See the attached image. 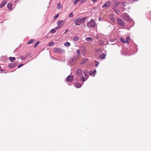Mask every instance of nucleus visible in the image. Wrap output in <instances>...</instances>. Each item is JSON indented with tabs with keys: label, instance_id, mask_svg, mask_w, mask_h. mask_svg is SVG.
Masks as SVG:
<instances>
[{
	"label": "nucleus",
	"instance_id": "nucleus-46",
	"mask_svg": "<svg viewBox=\"0 0 151 151\" xmlns=\"http://www.w3.org/2000/svg\"><path fill=\"white\" fill-rule=\"evenodd\" d=\"M19 1V0H16L15 3H16L17 2H18Z\"/></svg>",
	"mask_w": 151,
	"mask_h": 151
},
{
	"label": "nucleus",
	"instance_id": "nucleus-30",
	"mask_svg": "<svg viewBox=\"0 0 151 151\" xmlns=\"http://www.w3.org/2000/svg\"><path fill=\"white\" fill-rule=\"evenodd\" d=\"M39 41H37V42L35 43V44L34 45V47L35 48L39 44Z\"/></svg>",
	"mask_w": 151,
	"mask_h": 151
},
{
	"label": "nucleus",
	"instance_id": "nucleus-39",
	"mask_svg": "<svg viewBox=\"0 0 151 151\" xmlns=\"http://www.w3.org/2000/svg\"><path fill=\"white\" fill-rule=\"evenodd\" d=\"M84 76L87 79L88 77V74H84Z\"/></svg>",
	"mask_w": 151,
	"mask_h": 151
},
{
	"label": "nucleus",
	"instance_id": "nucleus-13",
	"mask_svg": "<svg viewBox=\"0 0 151 151\" xmlns=\"http://www.w3.org/2000/svg\"><path fill=\"white\" fill-rule=\"evenodd\" d=\"M88 59L86 58H83L81 63V64H83L86 63L88 61Z\"/></svg>",
	"mask_w": 151,
	"mask_h": 151
},
{
	"label": "nucleus",
	"instance_id": "nucleus-19",
	"mask_svg": "<svg viewBox=\"0 0 151 151\" xmlns=\"http://www.w3.org/2000/svg\"><path fill=\"white\" fill-rule=\"evenodd\" d=\"M96 72V71L95 70L94 71L91 70L89 71L88 73L89 75H92L93 74H95Z\"/></svg>",
	"mask_w": 151,
	"mask_h": 151
},
{
	"label": "nucleus",
	"instance_id": "nucleus-25",
	"mask_svg": "<svg viewBox=\"0 0 151 151\" xmlns=\"http://www.w3.org/2000/svg\"><path fill=\"white\" fill-rule=\"evenodd\" d=\"M119 2H116L115 4H114V7H117L119 4Z\"/></svg>",
	"mask_w": 151,
	"mask_h": 151
},
{
	"label": "nucleus",
	"instance_id": "nucleus-38",
	"mask_svg": "<svg viewBox=\"0 0 151 151\" xmlns=\"http://www.w3.org/2000/svg\"><path fill=\"white\" fill-rule=\"evenodd\" d=\"M81 48L82 50H85L86 49V47L84 46H82L81 47Z\"/></svg>",
	"mask_w": 151,
	"mask_h": 151
},
{
	"label": "nucleus",
	"instance_id": "nucleus-7",
	"mask_svg": "<svg viewBox=\"0 0 151 151\" xmlns=\"http://www.w3.org/2000/svg\"><path fill=\"white\" fill-rule=\"evenodd\" d=\"M110 2L109 1H107L102 6V7L103 8H104L105 7L109 8L110 7Z\"/></svg>",
	"mask_w": 151,
	"mask_h": 151
},
{
	"label": "nucleus",
	"instance_id": "nucleus-2",
	"mask_svg": "<svg viewBox=\"0 0 151 151\" xmlns=\"http://www.w3.org/2000/svg\"><path fill=\"white\" fill-rule=\"evenodd\" d=\"M123 18L126 21H129L130 23H133V24L132 26L134 25V23L133 21L129 17L128 14L124 13L123 15Z\"/></svg>",
	"mask_w": 151,
	"mask_h": 151
},
{
	"label": "nucleus",
	"instance_id": "nucleus-21",
	"mask_svg": "<svg viewBox=\"0 0 151 151\" xmlns=\"http://www.w3.org/2000/svg\"><path fill=\"white\" fill-rule=\"evenodd\" d=\"M79 39V38L77 36H75L73 38V41L75 42H76Z\"/></svg>",
	"mask_w": 151,
	"mask_h": 151
},
{
	"label": "nucleus",
	"instance_id": "nucleus-6",
	"mask_svg": "<svg viewBox=\"0 0 151 151\" xmlns=\"http://www.w3.org/2000/svg\"><path fill=\"white\" fill-rule=\"evenodd\" d=\"M53 51L55 53H60L62 52L63 51V50L61 48H55L54 49Z\"/></svg>",
	"mask_w": 151,
	"mask_h": 151
},
{
	"label": "nucleus",
	"instance_id": "nucleus-36",
	"mask_svg": "<svg viewBox=\"0 0 151 151\" xmlns=\"http://www.w3.org/2000/svg\"><path fill=\"white\" fill-rule=\"evenodd\" d=\"M59 15V13H58L56 15H55V16L54 17V19L57 18L58 17Z\"/></svg>",
	"mask_w": 151,
	"mask_h": 151
},
{
	"label": "nucleus",
	"instance_id": "nucleus-16",
	"mask_svg": "<svg viewBox=\"0 0 151 151\" xmlns=\"http://www.w3.org/2000/svg\"><path fill=\"white\" fill-rule=\"evenodd\" d=\"M62 6L60 3H58L57 6V8L59 10L62 8Z\"/></svg>",
	"mask_w": 151,
	"mask_h": 151
},
{
	"label": "nucleus",
	"instance_id": "nucleus-37",
	"mask_svg": "<svg viewBox=\"0 0 151 151\" xmlns=\"http://www.w3.org/2000/svg\"><path fill=\"white\" fill-rule=\"evenodd\" d=\"M80 1V0H76L74 2V4H76L78 2Z\"/></svg>",
	"mask_w": 151,
	"mask_h": 151
},
{
	"label": "nucleus",
	"instance_id": "nucleus-24",
	"mask_svg": "<svg viewBox=\"0 0 151 151\" xmlns=\"http://www.w3.org/2000/svg\"><path fill=\"white\" fill-rule=\"evenodd\" d=\"M120 40L122 42L124 43L126 42V40L124 38H121Z\"/></svg>",
	"mask_w": 151,
	"mask_h": 151
},
{
	"label": "nucleus",
	"instance_id": "nucleus-40",
	"mask_svg": "<svg viewBox=\"0 0 151 151\" xmlns=\"http://www.w3.org/2000/svg\"><path fill=\"white\" fill-rule=\"evenodd\" d=\"M23 65V64H21L18 65V68H19L21 67H22V66Z\"/></svg>",
	"mask_w": 151,
	"mask_h": 151
},
{
	"label": "nucleus",
	"instance_id": "nucleus-33",
	"mask_svg": "<svg viewBox=\"0 0 151 151\" xmlns=\"http://www.w3.org/2000/svg\"><path fill=\"white\" fill-rule=\"evenodd\" d=\"M88 71L87 70H83V73L84 74H87Z\"/></svg>",
	"mask_w": 151,
	"mask_h": 151
},
{
	"label": "nucleus",
	"instance_id": "nucleus-20",
	"mask_svg": "<svg viewBox=\"0 0 151 151\" xmlns=\"http://www.w3.org/2000/svg\"><path fill=\"white\" fill-rule=\"evenodd\" d=\"M9 59L11 62H12L16 59V58L14 57H9Z\"/></svg>",
	"mask_w": 151,
	"mask_h": 151
},
{
	"label": "nucleus",
	"instance_id": "nucleus-34",
	"mask_svg": "<svg viewBox=\"0 0 151 151\" xmlns=\"http://www.w3.org/2000/svg\"><path fill=\"white\" fill-rule=\"evenodd\" d=\"M81 80L83 82L85 81V78L83 76H82L81 78Z\"/></svg>",
	"mask_w": 151,
	"mask_h": 151
},
{
	"label": "nucleus",
	"instance_id": "nucleus-44",
	"mask_svg": "<svg viewBox=\"0 0 151 151\" xmlns=\"http://www.w3.org/2000/svg\"><path fill=\"white\" fill-rule=\"evenodd\" d=\"M68 31V29H67L65 30V32H64V33H66Z\"/></svg>",
	"mask_w": 151,
	"mask_h": 151
},
{
	"label": "nucleus",
	"instance_id": "nucleus-9",
	"mask_svg": "<svg viewBox=\"0 0 151 151\" xmlns=\"http://www.w3.org/2000/svg\"><path fill=\"white\" fill-rule=\"evenodd\" d=\"M73 80V76H68L66 80L68 82H71Z\"/></svg>",
	"mask_w": 151,
	"mask_h": 151
},
{
	"label": "nucleus",
	"instance_id": "nucleus-14",
	"mask_svg": "<svg viewBox=\"0 0 151 151\" xmlns=\"http://www.w3.org/2000/svg\"><path fill=\"white\" fill-rule=\"evenodd\" d=\"M75 86L77 88H79L81 86V85L79 83H75Z\"/></svg>",
	"mask_w": 151,
	"mask_h": 151
},
{
	"label": "nucleus",
	"instance_id": "nucleus-32",
	"mask_svg": "<svg viewBox=\"0 0 151 151\" xmlns=\"http://www.w3.org/2000/svg\"><path fill=\"white\" fill-rule=\"evenodd\" d=\"M70 17H73V14L72 12L70 13L69 16Z\"/></svg>",
	"mask_w": 151,
	"mask_h": 151
},
{
	"label": "nucleus",
	"instance_id": "nucleus-31",
	"mask_svg": "<svg viewBox=\"0 0 151 151\" xmlns=\"http://www.w3.org/2000/svg\"><path fill=\"white\" fill-rule=\"evenodd\" d=\"M54 44V42H51L49 44V46H52Z\"/></svg>",
	"mask_w": 151,
	"mask_h": 151
},
{
	"label": "nucleus",
	"instance_id": "nucleus-17",
	"mask_svg": "<svg viewBox=\"0 0 151 151\" xmlns=\"http://www.w3.org/2000/svg\"><path fill=\"white\" fill-rule=\"evenodd\" d=\"M35 42V40L33 39L30 40L27 42L28 44H30L32 43H34Z\"/></svg>",
	"mask_w": 151,
	"mask_h": 151
},
{
	"label": "nucleus",
	"instance_id": "nucleus-15",
	"mask_svg": "<svg viewBox=\"0 0 151 151\" xmlns=\"http://www.w3.org/2000/svg\"><path fill=\"white\" fill-rule=\"evenodd\" d=\"M7 6L9 9H12V4L11 2H9L7 4Z\"/></svg>",
	"mask_w": 151,
	"mask_h": 151
},
{
	"label": "nucleus",
	"instance_id": "nucleus-42",
	"mask_svg": "<svg viewBox=\"0 0 151 151\" xmlns=\"http://www.w3.org/2000/svg\"><path fill=\"white\" fill-rule=\"evenodd\" d=\"M97 0H92V1L94 3H96L97 2Z\"/></svg>",
	"mask_w": 151,
	"mask_h": 151
},
{
	"label": "nucleus",
	"instance_id": "nucleus-41",
	"mask_svg": "<svg viewBox=\"0 0 151 151\" xmlns=\"http://www.w3.org/2000/svg\"><path fill=\"white\" fill-rule=\"evenodd\" d=\"M60 27H58V26H57L56 27H55V29H56V30H57L59 28H60Z\"/></svg>",
	"mask_w": 151,
	"mask_h": 151
},
{
	"label": "nucleus",
	"instance_id": "nucleus-4",
	"mask_svg": "<svg viewBox=\"0 0 151 151\" xmlns=\"http://www.w3.org/2000/svg\"><path fill=\"white\" fill-rule=\"evenodd\" d=\"M77 59L78 57L77 56H74L70 59L69 62L71 65L74 64L76 62Z\"/></svg>",
	"mask_w": 151,
	"mask_h": 151
},
{
	"label": "nucleus",
	"instance_id": "nucleus-11",
	"mask_svg": "<svg viewBox=\"0 0 151 151\" xmlns=\"http://www.w3.org/2000/svg\"><path fill=\"white\" fill-rule=\"evenodd\" d=\"M76 73L78 75L81 76L82 75V70L81 69H78L76 71Z\"/></svg>",
	"mask_w": 151,
	"mask_h": 151
},
{
	"label": "nucleus",
	"instance_id": "nucleus-22",
	"mask_svg": "<svg viewBox=\"0 0 151 151\" xmlns=\"http://www.w3.org/2000/svg\"><path fill=\"white\" fill-rule=\"evenodd\" d=\"M86 40L88 41L92 42V39L90 37H88L86 38Z\"/></svg>",
	"mask_w": 151,
	"mask_h": 151
},
{
	"label": "nucleus",
	"instance_id": "nucleus-28",
	"mask_svg": "<svg viewBox=\"0 0 151 151\" xmlns=\"http://www.w3.org/2000/svg\"><path fill=\"white\" fill-rule=\"evenodd\" d=\"M50 32L52 33H54L55 32V29H53L50 30Z\"/></svg>",
	"mask_w": 151,
	"mask_h": 151
},
{
	"label": "nucleus",
	"instance_id": "nucleus-5",
	"mask_svg": "<svg viewBox=\"0 0 151 151\" xmlns=\"http://www.w3.org/2000/svg\"><path fill=\"white\" fill-rule=\"evenodd\" d=\"M117 21L119 25L122 27L124 26L125 22L122 19L118 18Z\"/></svg>",
	"mask_w": 151,
	"mask_h": 151
},
{
	"label": "nucleus",
	"instance_id": "nucleus-43",
	"mask_svg": "<svg viewBox=\"0 0 151 151\" xmlns=\"http://www.w3.org/2000/svg\"><path fill=\"white\" fill-rule=\"evenodd\" d=\"M124 2H123V3H122V6H125V5L124 4Z\"/></svg>",
	"mask_w": 151,
	"mask_h": 151
},
{
	"label": "nucleus",
	"instance_id": "nucleus-3",
	"mask_svg": "<svg viewBox=\"0 0 151 151\" xmlns=\"http://www.w3.org/2000/svg\"><path fill=\"white\" fill-rule=\"evenodd\" d=\"M87 26L89 28H94L96 26V22L93 19H91L87 24Z\"/></svg>",
	"mask_w": 151,
	"mask_h": 151
},
{
	"label": "nucleus",
	"instance_id": "nucleus-1",
	"mask_svg": "<svg viewBox=\"0 0 151 151\" xmlns=\"http://www.w3.org/2000/svg\"><path fill=\"white\" fill-rule=\"evenodd\" d=\"M87 17H84L82 18L79 17L74 21L75 24L76 26H79L81 23H84L86 21Z\"/></svg>",
	"mask_w": 151,
	"mask_h": 151
},
{
	"label": "nucleus",
	"instance_id": "nucleus-12",
	"mask_svg": "<svg viewBox=\"0 0 151 151\" xmlns=\"http://www.w3.org/2000/svg\"><path fill=\"white\" fill-rule=\"evenodd\" d=\"M64 24V21L63 20H60L58 22V25L60 27Z\"/></svg>",
	"mask_w": 151,
	"mask_h": 151
},
{
	"label": "nucleus",
	"instance_id": "nucleus-26",
	"mask_svg": "<svg viewBox=\"0 0 151 151\" xmlns=\"http://www.w3.org/2000/svg\"><path fill=\"white\" fill-rule=\"evenodd\" d=\"M88 0H81L80 4H82L85 3Z\"/></svg>",
	"mask_w": 151,
	"mask_h": 151
},
{
	"label": "nucleus",
	"instance_id": "nucleus-29",
	"mask_svg": "<svg viewBox=\"0 0 151 151\" xmlns=\"http://www.w3.org/2000/svg\"><path fill=\"white\" fill-rule=\"evenodd\" d=\"M126 39V42L129 43L130 41V37H127Z\"/></svg>",
	"mask_w": 151,
	"mask_h": 151
},
{
	"label": "nucleus",
	"instance_id": "nucleus-8",
	"mask_svg": "<svg viewBox=\"0 0 151 151\" xmlns=\"http://www.w3.org/2000/svg\"><path fill=\"white\" fill-rule=\"evenodd\" d=\"M17 65V63H16L14 62L10 63L8 65V67L9 68L12 69L16 67Z\"/></svg>",
	"mask_w": 151,
	"mask_h": 151
},
{
	"label": "nucleus",
	"instance_id": "nucleus-35",
	"mask_svg": "<svg viewBox=\"0 0 151 151\" xmlns=\"http://www.w3.org/2000/svg\"><path fill=\"white\" fill-rule=\"evenodd\" d=\"M95 63H96L95 65V67H97L98 66L99 64V62H98L97 61H95Z\"/></svg>",
	"mask_w": 151,
	"mask_h": 151
},
{
	"label": "nucleus",
	"instance_id": "nucleus-27",
	"mask_svg": "<svg viewBox=\"0 0 151 151\" xmlns=\"http://www.w3.org/2000/svg\"><path fill=\"white\" fill-rule=\"evenodd\" d=\"M76 53H77V55L79 56L80 55H81V54H80V51L78 49H77L76 50Z\"/></svg>",
	"mask_w": 151,
	"mask_h": 151
},
{
	"label": "nucleus",
	"instance_id": "nucleus-23",
	"mask_svg": "<svg viewBox=\"0 0 151 151\" xmlns=\"http://www.w3.org/2000/svg\"><path fill=\"white\" fill-rule=\"evenodd\" d=\"M70 43L68 42H65L64 44V45L66 47H69L70 46Z\"/></svg>",
	"mask_w": 151,
	"mask_h": 151
},
{
	"label": "nucleus",
	"instance_id": "nucleus-45",
	"mask_svg": "<svg viewBox=\"0 0 151 151\" xmlns=\"http://www.w3.org/2000/svg\"><path fill=\"white\" fill-rule=\"evenodd\" d=\"M96 37L97 39H99V37L98 35H96Z\"/></svg>",
	"mask_w": 151,
	"mask_h": 151
},
{
	"label": "nucleus",
	"instance_id": "nucleus-10",
	"mask_svg": "<svg viewBox=\"0 0 151 151\" xmlns=\"http://www.w3.org/2000/svg\"><path fill=\"white\" fill-rule=\"evenodd\" d=\"M7 2V1L6 0L3 1L1 3L0 5V8H2L6 4Z\"/></svg>",
	"mask_w": 151,
	"mask_h": 151
},
{
	"label": "nucleus",
	"instance_id": "nucleus-18",
	"mask_svg": "<svg viewBox=\"0 0 151 151\" xmlns=\"http://www.w3.org/2000/svg\"><path fill=\"white\" fill-rule=\"evenodd\" d=\"M106 56V55L103 53L102 54L100 55L99 58L101 59H103L105 58Z\"/></svg>",
	"mask_w": 151,
	"mask_h": 151
}]
</instances>
